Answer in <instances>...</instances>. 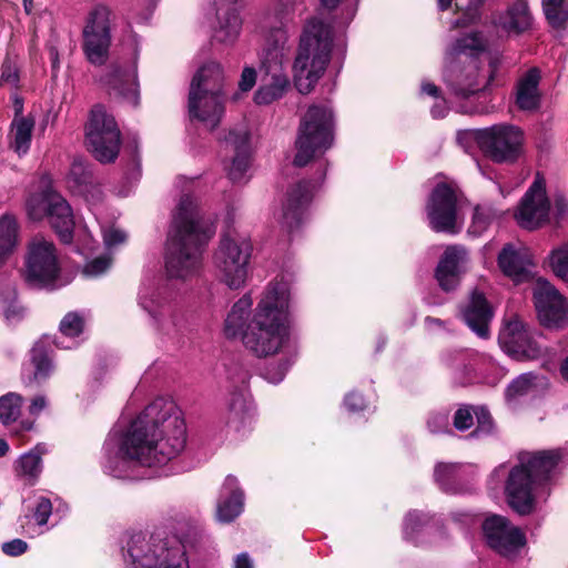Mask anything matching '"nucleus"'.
<instances>
[{
	"instance_id": "obj_1",
	"label": "nucleus",
	"mask_w": 568,
	"mask_h": 568,
	"mask_svg": "<svg viewBox=\"0 0 568 568\" xmlns=\"http://www.w3.org/2000/svg\"><path fill=\"white\" fill-rule=\"evenodd\" d=\"M186 429L181 410L166 398H156L131 423L119 449L109 456L105 471L121 479L145 478L141 467L162 466L185 447Z\"/></svg>"
},
{
	"instance_id": "obj_2",
	"label": "nucleus",
	"mask_w": 568,
	"mask_h": 568,
	"mask_svg": "<svg viewBox=\"0 0 568 568\" xmlns=\"http://www.w3.org/2000/svg\"><path fill=\"white\" fill-rule=\"evenodd\" d=\"M251 306L252 298L248 295H244L232 306L224 323L225 336L241 337L244 347L256 357L278 353L290 337L286 284H270L248 321Z\"/></svg>"
},
{
	"instance_id": "obj_3",
	"label": "nucleus",
	"mask_w": 568,
	"mask_h": 568,
	"mask_svg": "<svg viewBox=\"0 0 568 568\" xmlns=\"http://www.w3.org/2000/svg\"><path fill=\"white\" fill-rule=\"evenodd\" d=\"M215 230L202 217L189 194H183L173 215L169 233L165 268L172 278L185 280L197 274L201 267L203 246L213 236Z\"/></svg>"
},
{
	"instance_id": "obj_4",
	"label": "nucleus",
	"mask_w": 568,
	"mask_h": 568,
	"mask_svg": "<svg viewBox=\"0 0 568 568\" xmlns=\"http://www.w3.org/2000/svg\"><path fill=\"white\" fill-rule=\"evenodd\" d=\"M559 460L560 454L555 450L518 454V464L510 469L505 487L514 510L520 515L531 513L535 491L550 479Z\"/></svg>"
},
{
	"instance_id": "obj_5",
	"label": "nucleus",
	"mask_w": 568,
	"mask_h": 568,
	"mask_svg": "<svg viewBox=\"0 0 568 568\" xmlns=\"http://www.w3.org/2000/svg\"><path fill=\"white\" fill-rule=\"evenodd\" d=\"M334 116L326 105H311L302 116L295 141L294 165L303 168L333 144Z\"/></svg>"
},
{
	"instance_id": "obj_6",
	"label": "nucleus",
	"mask_w": 568,
	"mask_h": 568,
	"mask_svg": "<svg viewBox=\"0 0 568 568\" xmlns=\"http://www.w3.org/2000/svg\"><path fill=\"white\" fill-rule=\"evenodd\" d=\"M21 276L26 285L34 290L55 291L63 285L61 264L54 244L37 235L28 244Z\"/></svg>"
},
{
	"instance_id": "obj_7",
	"label": "nucleus",
	"mask_w": 568,
	"mask_h": 568,
	"mask_svg": "<svg viewBox=\"0 0 568 568\" xmlns=\"http://www.w3.org/2000/svg\"><path fill=\"white\" fill-rule=\"evenodd\" d=\"M126 568H189L183 548L142 532L133 534L123 548Z\"/></svg>"
},
{
	"instance_id": "obj_8",
	"label": "nucleus",
	"mask_w": 568,
	"mask_h": 568,
	"mask_svg": "<svg viewBox=\"0 0 568 568\" xmlns=\"http://www.w3.org/2000/svg\"><path fill=\"white\" fill-rule=\"evenodd\" d=\"M189 113L191 119L203 123L210 130L215 129L223 114L221 81L215 73H195L189 92Z\"/></svg>"
},
{
	"instance_id": "obj_9",
	"label": "nucleus",
	"mask_w": 568,
	"mask_h": 568,
	"mask_svg": "<svg viewBox=\"0 0 568 568\" xmlns=\"http://www.w3.org/2000/svg\"><path fill=\"white\" fill-rule=\"evenodd\" d=\"M139 304L152 318L153 326L163 334L171 335L182 327L183 315L174 304V292L169 283L143 285Z\"/></svg>"
},
{
	"instance_id": "obj_10",
	"label": "nucleus",
	"mask_w": 568,
	"mask_h": 568,
	"mask_svg": "<svg viewBox=\"0 0 568 568\" xmlns=\"http://www.w3.org/2000/svg\"><path fill=\"white\" fill-rule=\"evenodd\" d=\"M332 28L314 18L306 24L301 37L293 71H325L332 48Z\"/></svg>"
},
{
	"instance_id": "obj_11",
	"label": "nucleus",
	"mask_w": 568,
	"mask_h": 568,
	"mask_svg": "<svg viewBox=\"0 0 568 568\" xmlns=\"http://www.w3.org/2000/svg\"><path fill=\"white\" fill-rule=\"evenodd\" d=\"M252 244L245 237L225 235L214 254V265L223 283L230 288H240L247 276Z\"/></svg>"
},
{
	"instance_id": "obj_12",
	"label": "nucleus",
	"mask_w": 568,
	"mask_h": 568,
	"mask_svg": "<svg viewBox=\"0 0 568 568\" xmlns=\"http://www.w3.org/2000/svg\"><path fill=\"white\" fill-rule=\"evenodd\" d=\"M477 143L484 154L496 163H514L523 154L525 134L514 124H495L479 130Z\"/></svg>"
},
{
	"instance_id": "obj_13",
	"label": "nucleus",
	"mask_w": 568,
	"mask_h": 568,
	"mask_svg": "<svg viewBox=\"0 0 568 568\" xmlns=\"http://www.w3.org/2000/svg\"><path fill=\"white\" fill-rule=\"evenodd\" d=\"M87 141L93 156L101 163L113 162L120 150V131L114 118L103 105L97 104L87 124Z\"/></svg>"
},
{
	"instance_id": "obj_14",
	"label": "nucleus",
	"mask_w": 568,
	"mask_h": 568,
	"mask_svg": "<svg viewBox=\"0 0 568 568\" xmlns=\"http://www.w3.org/2000/svg\"><path fill=\"white\" fill-rule=\"evenodd\" d=\"M459 195L454 184L439 182L435 185L426 205L429 225L434 231L449 234L459 232Z\"/></svg>"
},
{
	"instance_id": "obj_15",
	"label": "nucleus",
	"mask_w": 568,
	"mask_h": 568,
	"mask_svg": "<svg viewBox=\"0 0 568 568\" xmlns=\"http://www.w3.org/2000/svg\"><path fill=\"white\" fill-rule=\"evenodd\" d=\"M111 11L104 6L92 9L83 29V49L87 59L94 65H102L109 53Z\"/></svg>"
},
{
	"instance_id": "obj_16",
	"label": "nucleus",
	"mask_w": 568,
	"mask_h": 568,
	"mask_svg": "<svg viewBox=\"0 0 568 568\" xmlns=\"http://www.w3.org/2000/svg\"><path fill=\"white\" fill-rule=\"evenodd\" d=\"M532 295L538 317L544 326L558 328L568 323V301L551 283L538 278Z\"/></svg>"
},
{
	"instance_id": "obj_17",
	"label": "nucleus",
	"mask_w": 568,
	"mask_h": 568,
	"mask_svg": "<svg viewBox=\"0 0 568 568\" xmlns=\"http://www.w3.org/2000/svg\"><path fill=\"white\" fill-rule=\"evenodd\" d=\"M487 545L505 557L515 556L526 542L523 531L503 516L491 515L483 523Z\"/></svg>"
},
{
	"instance_id": "obj_18",
	"label": "nucleus",
	"mask_w": 568,
	"mask_h": 568,
	"mask_svg": "<svg viewBox=\"0 0 568 568\" xmlns=\"http://www.w3.org/2000/svg\"><path fill=\"white\" fill-rule=\"evenodd\" d=\"M549 210L545 183L536 179L521 199L515 219L523 229L537 230L548 222Z\"/></svg>"
},
{
	"instance_id": "obj_19",
	"label": "nucleus",
	"mask_w": 568,
	"mask_h": 568,
	"mask_svg": "<svg viewBox=\"0 0 568 568\" xmlns=\"http://www.w3.org/2000/svg\"><path fill=\"white\" fill-rule=\"evenodd\" d=\"M500 346L517 359H534L540 356L541 348L532 338L526 325L518 318L506 323L498 335Z\"/></svg>"
},
{
	"instance_id": "obj_20",
	"label": "nucleus",
	"mask_w": 568,
	"mask_h": 568,
	"mask_svg": "<svg viewBox=\"0 0 568 568\" xmlns=\"http://www.w3.org/2000/svg\"><path fill=\"white\" fill-rule=\"evenodd\" d=\"M213 37L221 43H234L242 30V18L236 0H214Z\"/></svg>"
},
{
	"instance_id": "obj_21",
	"label": "nucleus",
	"mask_w": 568,
	"mask_h": 568,
	"mask_svg": "<svg viewBox=\"0 0 568 568\" xmlns=\"http://www.w3.org/2000/svg\"><path fill=\"white\" fill-rule=\"evenodd\" d=\"M43 211L61 242L69 244L73 239L74 220L71 206L58 193L48 192L42 199Z\"/></svg>"
},
{
	"instance_id": "obj_22",
	"label": "nucleus",
	"mask_w": 568,
	"mask_h": 568,
	"mask_svg": "<svg viewBox=\"0 0 568 568\" xmlns=\"http://www.w3.org/2000/svg\"><path fill=\"white\" fill-rule=\"evenodd\" d=\"M468 254L465 247L460 245L448 246L436 268V278L440 287L450 292L459 283L460 276L466 272Z\"/></svg>"
},
{
	"instance_id": "obj_23",
	"label": "nucleus",
	"mask_w": 568,
	"mask_h": 568,
	"mask_svg": "<svg viewBox=\"0 0 568 568\" xmlns=\"http://www.w3.org/2000/svg\"><path fill=\"white\" fill-rule=\"evenodd\" d=\"M225 144L235 155L229 170V178L234 183L247 181L246 172L250 168V134L245 128L233 129L225 138Z\"/></svg>"
},
{
	"instance_id": "obj_24",
	"label": "nucleus",
	"mask_w": 568,
	"mask_h": 568,
	"mask_svg": "<svg viewBox=\"0 0 568 568\" xmlns=\"http://www.w3.org/2000/svg\"><path fill=\"white\" fill-rule=\"evenodd\" d=\"M287 30L270 28L260 53L261 71H282L288 61Z\"/></svg>"
},
{
	"instance_id": "obj_25",
	"label": "nucleus",
	"mask_w": 568,
	"mask_h": 568,
	"mask_svg": "<svg viewBox=\"0 0 568 568\" xmlns=\"http://www.w3.org/2000/svg\"><path fill=\"white\" fill-rule=\"evenodd\" d=\"M314 185L310 181H301L287 193L283 205L282 222L288 231L297 227L303 220L304 212L312 200Z\"/></svg>"
},
{
	"instance_id": "obj_26",
	"label": "nucleus",
	"mask_w": 568,
	"mask_h": 568,
	"mask_svg": "<svg viewBox=\"0 0 568 568\" xmlns=\"http://www.w3.org/2000/svg\"><path fill=\"white\" fill-rule=\"evenodd\" d=\"M531 265V256L525 246L515 247L508 243L498 254V266L506 276L511 277L515 282L527 280Z\"/></svg>"
},
{
	"instance_id": "obj_27",
	"label": "nucleus",
	"mask_w": 568,
	"mask_h": 568,
	"mask_svg": "<svg viewBox=\"0 0 568 568\" xmlns=\"http://www.w3.org/2000/svg\"><path fill=\"white\" fill-rule=\"evenodd\" d=\"M462 313L464 321L473 332L481 338L488 337L493 308L483 293L474 291Z\"/></svg>"
},
{
	"instance_id": "obj_28",
	"label": "nucleus",
	"mask_w": 568,
	"mask_h": 568,
	"mask_svg": "<svg viewBox=\"0 0 568 568\" xmlns=\"http://www.w3.org/2000/svg\"><path fill=\"white\" fill-rule=\"evenodd\" d=\"M496 73H445L444 81L450 92L459 99H467L486 89Z\"/></svg>"
},
{
	"instance_id": "obj_29",
	"label": "nucleus",
	"mask_w": 568,
	"mask_h": 568,
	"mask_svg": "<svg viewBox=\"0 0 568 568\" xmlns=\"http://www.w3.org/2000/svg\"><path fill=\"white\" fill-rule=\"evenodd\" d=\"M236 477L229 475L221 489L216 516L220 521L231 523L243 510L244 494L239 488Z\"/></svg>"
},
{
	"instance_id": "obj_30",
	"label": "nucleus",
	"mask_w": 568,
	"mask_h": 568,
	"mask_svg": "<svg viewBox=\"0 0 568 568\" xmlns=\"http://www.w3.org/2000/svg\"><path fill=\"white\" fill-rule=\"evenodd\" d=\"M494 23L506 33L518 36L530 29L532 17L528 4L519 0L511 4L506 12L499 14Z\"/></svg>"
},
{
	"instance_id": "obj_31",
	"label": "nucleus",
	"mask_w": 568,
	"mask_h": 568,
	"mask_svg": "<svg viewBox=\"0 0 568 568\" xmlns=\"http://www.w3.org/2000/svg\"><path fill=\"white\" fill-rule=\"evenodd\" d=\"M110 93L122 97L132 105L139 104V83L136 73H102L99 79Z\"/></svg>"
},
{
	"instance_id": "obj_32",
	"label": "nucleus",
	"mask_w": 568,
	"mask_h": 568,
	"mask_svg": "<svg viewBox=\"0 0 568 568\" xmlns=\"http://www.w3.org/2000/svg\"><path fill=\"white\" fill-rule=\"evenodd\" d=\"M540 73H526L516 85V105L521 111H536L540 106Z\"/></svg>"
},
{
	"instance_id": "obj_33",
	"label": "nucleus",
	"mask_w": 568,
	"mask_h": 568,
	"mask_svg": "<svg viewBox=\"0 0 568 568\" xmlns=\"http://www.w3.org/2000/svg\"><path fill=\"white\" fill-rule=\"evenodd\" d=\"M261 85L254 94L256 104H270L283 97L290 87L286 73H263Z\"/></svg>"
},
{
	"instance_id": "obj_34",
	"label": "nucleus",
	"mask_w": 568,
	"mask_h": 568,
	"mask_svg": "<svg viewBox=\"0 0 568 568\" xmlns=\"http://www.w3.org/2000/svg\"><path fill=\"white\" fill-rule=\"evenodd\" d=\"M50 343L49 337L44 336L30 351V361L34 367L31 379L38 384L45 382L53 371Z\"/></svg>"
},
{
	"instance_id": "obj_35",
	"label": "nucleus",
	"mask_w": 568,
	"mask_h": 568,
	"mask_svg": "<svg viewBox=\"0 0 568 568\" xmlns=\"http://www.w3.org/2000/svg\"><path fill=\"white\" fill-rule=\"evenodd\" d=\"M463 466L455 463H438L435 466L434 478L440 489L448 494L462 491Z\"/></svg>"
},
{
	"instance_id": "obj_36",
	"label": "nucleus",
	"mask_w": 568,
	"mask_h": 568,
	"mask_svg": "<svg viewBox=\"0 0 568 568\" xmlns=\"http://www.w3.org/2000/svg\"><path fill=\"white\" fill-rule=\"evenodd\" d=\"M19 242V224L11 214L0 216V266L13 253Z\"/></svg>"
},
{
	"instance_id": "obj_37",
	"label": "nucleus",
	"mask_w": 568,
	"mask_h": 568,
	"mask_svg": "<svg viewBox=\"0 0 568 568\" xmlns=\"http://www.w3.org/2000/svg\"><path fill=\"white\" fill-rule=\"evenodd\" d=\"M487 42L481 32H470L456 39L450 53L454 57L465 55L470 59H478L486 52Z\"/></svg>"
},
{
	"instance_id": "obj_38",
	"label": "nucleus",
	"mask_w": 568,
	"mask_h": 568,
	"mask_svg": "<svg viewBox=\"0 0 568 568\" xmlns=\"http://www.w3.org/2000/svg\"><path fill=\"white\" fill-rule=\"evenodd\" d=\"M34 128L32 116L14 118L11 123V148L19 154H26L29 151Z\"/></svg>"
},
{
	"instance_id": "obj_39",
	"label": "nucleus",
	"mask_w": 568,
	"mask_h": 568,
	"mask_svg": "<svg viewBox=\"0 0 568 568\" xmlns=\"http://www.w3.org/2000/svg\"><path fill=\"white\" fill-rule=\"evenodd\" d=\"M429 517L420 511H409L404 521V537L416 545L425 542L424 537L429 535L432 528L428 527Z\"/></svg>"
},
{
	"instance_id": "obj_40",
	"label": "nucleus",
	"mask_w": 568,
	"mask_h": 568,
	"mask_svg": "<svg viewBox=\"0 0 568 568\" xmlns=\"http://www.w3.org/2000/svg\"><path fill=\"white\" fill-rule=\"evenodd\" d=\"M16 470L18 476L32 485L42 470L41 453L33 449L23 454L17 462Z\"/></svg>"
},
{
	"instance_id": "obj_41",
	"label": "nucleus",
	"mask_w": 568,
	"mask_h": 568,
	"mask_svg": "<svg viewBox=\"0 0 568 568\" xmlns=\"http://www.w3.org/2000/svg\"><path fill=\"white\" fill-rule=\"evenodd\" d=\"M501 212L495 209L491 204H480L474 209L473 221L468 232L475 236L485 232L489 225L499 219Z\"/></svg>"
},
{
	"instance_id": "obj_42",
	"label": "nucleus",
	"mask_w": 568,
	"mask_h": 568,
	"mask_svg": "<svg viewBox=\"0 0 568 568\" xmlns=\"http://www.w3.org/2000/svg\"><path fill=\"white\" fill-rule=\"evenodd\" d=\"M542 10L552 28L564 29L568 23V0H542Z\"/></svg>"
},
{
	"instance_id": "obj_43",
	"label": "nucleus",
	"mask_w": 568,
	"mask_h": 568,
	"mask_svg": "<svg viewBox=\"0 0 568 568\" xmlns=\"http://www.w3.org/2000/svg\"><path fill=\"white\" fill-rule=\"evenodd\" d=\"M22 397L17 393H8L0 397V422L3 425L16 422L21 414Z\"/></svg>"
},
{
	"instance_id": "obj_44",
	"label": "nucleus",
	"mask_w": 568,
	"mask_h": 568,
	"mask_svg": "<svg viewBox=\"0 0 568 568\" xmlns=\"http://www.w3.org/2000/svg\"><path fill=\"white\" fill-rule=\"evenodd\" d=\"M303 1L304 0H277L274 13L277 24L271 28H283L286 30L287 24L293 21L295 13L302 11Z\"/></svg>"
},
{
	"instance_id": "obj_45",
	"label": "nucleus",
	"mask_w": 568,
	"mask_h": 568,
	"mask_svg": "<svg viewBox=\"0 0 568 568\" xmlns=\"http://www.w3.org/2000/svg\"><path fill=\"white\" fill-rule=\"evenodd\" d=\"M247 374L241 373L239 377L240 385H236V390L232 394L229 402V409L234 418L245 419L247 415V402L245 398V383Z\"/></svg>"
},
{
	"instance_id": "obj_46",
	"label": "nucleus",
	"mask_w": 568,
	"mask_h": 568,
	"mask_svg": "<svg viewBox=\"0 0 568 568\" xmlns=\"http://www.w3.org/2000/svg\"><path fill=\"white\" fill-rule=\"evenodd\" d=\"M549 263L554 274L568 282V241L551 251Z\"/></svg>"
},
{
	"instance_id": "obj_47",
	"label": "nucleus",
	"mask_w": 568,
	"mask_h": 568,
	"mask_svg": "<svg viewBox=\"0 0 568 568\" xmlns=\"http://www.w3.org/2000/svg\"><path fill=\"white\" fill-rule=\"evenodd\" d=\"M69 178L81 189V192L87 191L93 182L92 172L82 159L73 160Z\"/></svg>"
},
{
	"instance_id": "obj_48",
	"label": "nucleus",
	"mask_w": 568,
	"mask_h": 568,
	"mask_svg": "<svg viewBox=\"0 0 568 568\" xmlns=\"http://www.w3.org/2000/svg\"><path fill=\"white\" fill-rule=\"evenodd\" d=\"M535 375L525 373L515 378L506 389L507 399H514L527 395L534 387Z\"/></svg>"
},
{
	"instance_id": "obj_49",
	"label": "nucleus",
	"mask_w": 568,
	"mask_h": 568,
	"mask_svg": "<svg viewBox=\"0 0 568 568\" xmlns=\"http://www.w3.org/2000/svg\"><path fill=\"white\" fill-rule=\"evenodd\" d=\"M84 318L77 312H69L60 322V332L68 337L79 336L83 332Z\"/></svg>"
},
{
	"instance_id": "obj_50",
	"label": "nucleus",
	"mask_w": 568,
	"mask_h": 568,
	"mask_svg": "<svg viewBox=\"0 0 568 568\" xmlns=\"http://www.w3.org/2000/svg\"><path fill=\"white\" fill-rule=\"evenodd\" d=\"M474 414L477 418V427L470 434L471 437H478L480 435H488L493 432V418L490 413L484 407H477L474 410Z\"/></svg>"
},
{
	"instance_id": "obj_51",
	"label": "nucleus",
	"mask_w": 568,
	"mask_h": 568,
	"mask_svg": "<svg viewBox=\"0 0 568 568\" xmlns=\"http://www.w3.org/2000/svg\"><path fill=\"white\" fill-rule=\"evenodd\" d=\"M427 428L433 434L449 432V416L446 412H433L427 418Z\"/></svg>"
},
{
	"instance_id": "obj_52",
	"label": "nucleus",
	"mask_w": 568,
	"mask_h": 568,
	"mask_svg": "<svg viewBox=\"0 0 568 568\" xmlns=\"http://www.w3.org/2000/svg\"><path fill=\"white\" fill-rule=\"evenodd\" d=\"M33 518L37 524L42 526L48 523V519L52 513V503L49 498L40 496L36 500V505L32 509Z\"/></svg>"
},
{
	"instance_id": "obj_53",
	"label": "nucleus",
	"mask_w": 568,
	"mask_h": 568,
	"mask_svg": "<svg viewBox=\"0 0 568 568\" xmlns=\"http://www.w3.org/2000/svg\"><path fill=\"white\" fill-rule=\"evenodd\" d=\"M112 260L109 256H99L88 262L84 266V274L89 276H100L111 266Z\"/></svg>"
},
{
	"instance_id": "obj_54",
	"label": "nucleus",
	"mask_w": 568,
	"mask_h": 568,
	"mask_svg": "<svg viewBox=\"0 0 568 568\" xmlns=\"http://www.w3.org/2000/svg\"><path fill=\"white\" fill-rule=\"evenodd\" d=\"M474 425L471 407H459L454 415V427L460 432L469 429Z\"/></svg>"
},
{
	"instance_id": "obj_55",
	"label": "nucleus",
	"mask_w": 568,
	"mask_h": 568,
	"mask_svg": "<svg viewBox=\"0 0 568 568\" xmlns=\"http://www.w3.org/2000/svg\"><path fill=\"white\" fill-rule=\"evenodd\" d=\"M320 80V73H295L294 85L302 94H307Z\"/></svg>"
},
{
	"instance_id": "obj_56",
	"label": "nucleus",
	"mask_w": 568,
	"mask_h": 568,
	"mask_svg": "<svg viewBox=\"0 0 568 568\" xmlns=\"http://www.w3.org/2000/svg\"><path fill=\"white\" fill-rule=\"evenodd\" d=\"M196 70L195 71H219L222 67L219 61L211 55L209 51H201L196 58Z\"/></svg>"
},
{
	"instance_id": "obj_57",
	"label": "nucleus",
	"mask_w": 568,
	"mask_h": 568,
	"mask_svg": "<svg viewBox=\"0 0 568 568\" xmlns=\"http://www.w3.org/2000/svg\"><path fill=\"white\" fill-rule=\"evenodd\" d=\"M125 240L126 234L122 230L111 227L103 231V241L108 247L122 244Z\"/></svg>"
},
{
	"instance_id": "obj_58",
	"label": "nucleus",
	"mask_w": 568,
	"mask_h": 568,
	"mask_svg": "<svg viewBox=\"0 0 568 568\" xmlns=\"http://www.w3.org/2000/svg\"><path fill=\"white\" fill-rule=\"evenodd\" d=\"M288 366H290L288 362H282L277 365L276 368H274V367L266 368L264 376L270 383L277 384V383L282 382L283 378L285 377Z\"/></svg>"
},
{
	"instance_id": "obj_59",
	"label": "nucleus",
	"mask_w": 568,
	"mask_h": 568,
	"mask_svg": "<svg viewBox=\"0 0 568 568\" xmlns=\"http://www.w3.org/2000/svg\"><path fill=\"white\" fill-rule=\"evenodd\" d=\"M554 214L556 223L559 224L561 221L568 217V201L561 194H557L554 200Z\"/></svg>"
},
{
	"instance_id": "obj_60",
	"label": "nucleus",
	"mask_w": 568,
	"mask_h": 568,
	"mask_svg": "<svg viewBox=\"0 0 568 568\" xmlns=\"http://www.w3.org/2000/svg\"><path fill=\"white\" fill-rule=\"evenodd\" d=\"M484 54L488 60V67L491 69V71H496L500 68H509V64L506 62L504 55L497 50H489L487 47Z\"/></svg>"
},
{
	"instance_id": "obj_61",
	"label": "nucleus",
	"mask_w": 568,
	"mask_h": 568,
	"mask_svg": "<svg viewBox=\"0 0 568 568\" xmlns=\"http://www.w3.org/2000/svg\"><path fill=\"white\" fill-rule=\"evenodd\" d=\"M2 551L8 556H20L28 549V545L22 539H13L2 544Z\"/></svg>"
},
{
	"instance_id": "obj_62",
	"label": "nucleus",
	"mask_w": 568,
	"mask_h": 568,
	"mask_svg": "<svg viewBox=\"0 0 568 568\" xmlns=\"http://www.w3.org/2000/svg\"><path fill=\"white\" fill-rule=\"evenodd\" d=\"M344 404L349 412H359L366 407L363 395L351 392L345 396Z\"/></svg>"
},
{
	"instance_id": "obj_63",
	"label": "nucleus",
	"mask_w": 568,
	"mask_h": 568,
	"mask_svg": "<svg viewBox=\"0 0 568 568\" xmlns=\"http://www.w3.org/2000/svg\"><path fill=\"white\" fill-rule=\"evenodd\" d=\"M47 406V400L44 396H36L29 407V412L31 415H39Z\"/></svg>"
},
{
	"instance_id": "obj_64",
	"label": "nucleus",
	"mask_w": 568,
	"mask_h": 568,
	"mask_svg": "<svg viewBox=\"0 0 568 568\" xmlns=\"http://www.w3.org/2000/svg\"><path fill=\"white\" fill-rule=\"evenodd\" d=\"M234 568H253V562L246 552H242L235 557Z\"/></svg>"
}]
</instances>
